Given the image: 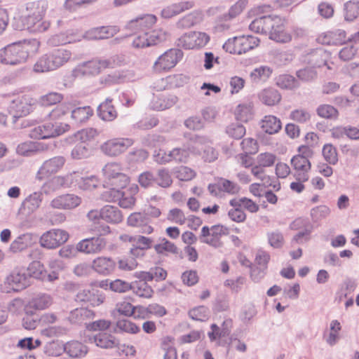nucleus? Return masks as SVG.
<instances>
[{
	"mask_svg": "<svg viewBox=\"0 0 359 359\" xmlns=\"http://www.w3.org/2000/svg\"><path fill=\"white\" fill-rule=\"evenodd\" d=\"M208 189L215 196H220L222 192L233 195L240 191V187L236 183L224 178H220L216 183L209 184Z\"/></svg>",
	"mask_w": 359,
	"mask_h": 359,
	"instance_id": "412c9836",
	"label": "nucleus"
},
{
	"mask_svg": "<svg viewBox=\"0 0 359 359\" xmlns=\"http://www.w3.org/2000/svg\"><path fill=\"white\" fill-rule=\"evenodd\" d=\"M103 220L109 224H119L123 221V216L118 208L106 205L102 207Z\"/></svg>",
	"mask_w": 359,
	"mask_h": 359,
	"instance_id": "c9c22d12",
	"label": "nucleus"
},
{
	"mask_svg": "<svg viewBox=\"0 0 359 359\" xmlns=\"http://www.w3.org/2000/svg\"><path fill=\"white\" fill-rule=\"evenodd\" d=\"M203 20V12L201 10H194L180 18L176 26L180 29H189L201 24Z\"/></svg>",
	"mask_w": 359,
	"mask_h": 359,
	"instance_id": "a878e982",
	"label": "nucleus"
},
{
	"mask_svg": "<svg viewBox=\"0 0 359 359\" xmlns=\"http://www.w3.org/2000/svg\"><path fill=\"white\" fill-rule=\"evenodd\" d=\"M323 156L325 160L331 165H335L338 162L337 149L330 144H325L323 148Z\"/></svg>",
	"mask_w": 359,
	"mask_h": 359,
	"instance_id": "69168bd1",
	"label": "nucleus"
},
{
	"mask_svg": "<svg viewBox=\"0 0 359 359\" xmlns=\"http://www.w3.org/2000/svg\"><path fill=\"white\" fill-rule=\"evenodd\" d=\"M103 69L101 59H94L77 65L74 72L76 76H90L97 75Z\"/></svg>",
	"mask_w": 359,
	"mask_h": 359,
	"instance_id": "5701e85b",
	"label": "nucleus"
},
{
	"mask_svg": "<svg viewBox=\"0 0 359 359\" xmlns=\"http://www.w3.org/2000/svg\"><path fill=\"white\" fill-rule=\"evenodd\" d=\"M35 242V236L30 233H26L18 236L11 244L9 250L16 253L26 250Z\"/></svg>",
	"mask_w": 359,
	"mask_h": 359,
	"instance_id": "2f4dec72",
	"label": "nucleus"
},
{
	"mask_svg": "<svg viewBox=\"0 0 359 359\" xmlns=\"http://www.w3.org/2000/svg\"><path fill=\"white\" fill-rule=\"evenodd\" d=\"M262 128L266 133L275 134L281 129V122L275 116H266L262 121Z\"/></svg>",
	"mask_w": 359,
	"mask_h": 359,
	"instance_id": "79ce46f5",
	"label": "nucleus"
},
{
	"mask_svg": "<svg viewBox=\"0 0 359 359\" xmlns=\"http://www.w3.org/2000/svg\"><path fill=\"white\" fill-rule=\"evenodd\" d=\"M25 25L27 29L30 32H43L46 31L50 27V22L47 20H43V18L27 16L25 21Z\"/></svg>",
	"mask_w": 359,
	"mask_h": 359,
	"instance_id": "58836bf2",
	"label": "nucleus"
},
{
	"mask_svg": "<svg viewBox=\"0 0 359 359\" xmlns=\"http://www.w3.org/2000/svg\"><path fill=\"white\" fill-rule=\"evenodd\" d=\"M141 279L142 280L139 281L132 283L130 290H133L134 293L140 297L151 298L153 295L154 290L151 286L147 284V280Z\"/></svg>",
	"mask_w": 359,
	"mask_h": 359,
	"instance_id": "37998d69",
	"label": "nucleus"
},
{
	"mask_svg": "<svg viewBox=\"0 0 359 359\" xmlns=\"http://www.w3.org/2000/svg\"><path fill=\"white\" fill-rule=\"evenodd\" d=\"M259 98L264 104L273 106L280 101L281 95L274 88H266L259 93Z\"/></svg>",
	"mask_w": 359,
	"mask_h": 359,
	"instance_id": "a19ab883",
	"label": "nucleus"
},
{
	"mask_svg": "<svg viewBox=\"0 0 359 359\" xmlns=\"http://www.w3.org/2000/svg\"><path fill=\"white\" fill-rule=\"evenodd\" d=\"M72 58L70 50L60 48L54 49L41 55L34 65L33 71L36 73H46L56 70L64 66Z\"/></svg>",
	"mask_w": 359,
	"mask_h": 359,
	"instance_id": "7ed1b4c3",
	"label": "nucleus"
},
{
	"mask_svg": "<svg viewBox=\"0 0 359 359\" xmlns=\"http://www.w3.org/2000/svg\"><path fill=\"white\" fill-rule=\"evenodd\" d=\"M127 223L128 226L140 229L142 233L150 234L154 229L150 225L151 219L147 214L144 212H133L128 217Z\"/></svg>",
	"mask_w": 359,
	"mask_h": 359,
	"instance_id": "4be33fe9",
	"label": "nucleus"
},
{
	"mask_svg": "<svg viewBox=\"0 0 359 359\" xmlns=\"http://www.w3.org/2000/svg\"><path fill=\"white\" fill-rule=\"evenodd\" d=\"M344 18L347 21H352L359 16V1L351 0L344 4Z\"/></svg>",
	"mask_w": 359,
	"mask_h": 359,
	"instance_id": "864d4df0",
	"label": "nucleus"
},
{
	"mask_svg": "<svg viewBox=\"0 0 359 359\" xmlns=\"http://www.w3.org/2000/svg\"><path fill=\"white\" fill-rule=\"evenodd\" d=\"M106 238L101 236L85 238L76 245V250L87 255L101 253L107 247Z\"/></svg>",
	"mask_w": 359,
	"mask_h": 359,
	"instance_id": "2eb2a0df",
	"label": "nucleus"
},
{
	"mask_svg": "<svg viewBox=\"0 0 359 359\" xmlns=\"http://www.w3.org/2000/svg\"><path fill=\"white\" fill-rule=\"evenodd\" d=\"M81 41V38L79 37L78 34H74L73 31H68L67 33H60L53 36L48 40V43L51 46H58Z\"/></svg>",
	"mask_w": 359,
	"mask_h": 359,
	"instance_id": "f704fd0d",
	"label": "nucleus"
},
{
	"mask_svg": "<svg viewBox=\"0 0 359 359\" xmlns=\"http://www.w3.org/2000/svg\"><path fill=\"white\" fill-rule=\"evenodd\" d=\"M356 287L355 280L347 278L341 284L339 290L335 294V302H341L349 294L354 292Z\"/></svg>",
	"mask_w": 359,
	"mask_h": 359,
	"instance_id": "ea45409f",
	"label": "nucleus"
},
{
	"mask_svg": "<svg viewBox=\"0 0 359 359\" xmlns=\"http://www.w3.org/2000/svg\"><path fill=\"white\" fill-rule=\"evenodd\" d=\"M346 41V33L340 29L323 33L317 38V41L324 45L342 44Z\"/></svg>",
	"mask_w": 359,
	"mask_h": 359,
	"instance_id": "b1692460",
	"label": "nucleus"
},
{
	"mask_svg": "<svg viewBox=\"0 0 359 359\" xmlns=\"http://www.w3.org/2000/svg\"><path fill=\"white\" fill-rule=\"evenodd\" d=\"M104 69L107 68L114 69L126 65L128 63V59L124 55H114L109 58H100Z\"/></svg>",
	"mask_w": 359,
	"mask_h": 359,
	"instance_id": "49530a36",
	"label": "nucleus"
},
{
	"mask_svg": "<svg viewBox=\"0 0 359 359\" xmlns=\"http://www.w3.org/2000/svg\"><path fill=\"white\" fill-rule=\"evenodd\" d=\"M116 266V262L110 257H97L91 263V268L95 272L105 276L112 274Z\"/></svg>",
	"mask_w": 359,
	"mask_h": 359,
	"instance_id": "aec40b11",
	"label": "nucleus"
},
{
	"mask_svg": "<svg viewBox=\"0 0 359 359\" xmlns=\"http://www.w3.org/2000/svg\"><path fill=\"white\" fill-rule=\"evenodd\" d=\"M65 161V158L61 156L45 161L36 173V180L41 181L58 172L63 168Z\"/></svg>",
	"mask_w": 359,
	"mask_h": 359,
	"instance_id": "dca6fc26",
	"label": "nucleus"
},
{
	"mask_svg": "<svg viewBox=\"0 0 359 359\" xmlns=\"http://www.w3.org/2000/svg\"><path fill=\"white\" fill-rule=\"evenodd\" d=\"M111 188L103 191L101 194V199L105 202L114 203L118 201L123 196V188L110 187Z\"/></svg>",
	"mask_w": 359,
	"mask_h": 359,
	"instance_id": "4d7b16f0",
	"label": "nucleus"
},
{
	"mask_svg": "<svg viewBox=\"0 0 359 359\" xmlns=\"http://www.w3.org/2000/svg\"><path fill=\"white\" fill-rule=\"evenodd\" d=\"M52 303L53 298L50 294H41L33 298L30 304L36 309L43 310L49 307Z\"/></svg>",
	"mask_w": 359,
	"mask_h": 359,
	"instance_id": "5fc2aeb1",
	"label": "nucleus"
},
{
	"mask_svg": "<svg viewBox=\"0 0 359 359\" xmlns=\"http://www.w3.org/2000/svg\"><path fill=\"white\" fill-rule=\"evenodd\" d=\"M64 353L72 358H82L86 355L88 348L86 345L76 340L65 343Z\"/></svg>",
	"mask_w": 359,
	"mask_h": 359,
	"instance_id": "c756f323",
	"label": "nucleus"
},
{
	"mask_svg": "<svg viewBox=\"0 0 359 359\" xmlns=\"http://www.w3.org/2000/svg\"><path fill=\"white\" fill-rule=\"evenodd\" d=\"M81 198L72 194H67L54 198L50 203L51 208L60 210H71L81 203Z\"/></svg>",
	"mask_w": 359,
	"mask_h": 359,
	"instance_id": "6ab92c4d",
	"label": "nucleus"
},
{
	"mask_svg": "<svg viewBox=\"0 0 359 359\" xmlns=\"http://www.w3.org/2000/svg\"><path fill=\"white\" fill-rule=\"evenodd\" d=\"M183 53L178 48H171L158 57L153 69L156 72H167L173 68L182 58Z\"/></svg>",
	"mask_w": 359,
	"mask_h": 359,
	"instance_id": "9d476101",
	"label": "nucleus"
},
{
	"mask_svg": "<svg viewBox=\"0 0 359 359\" xmlns=\"http://www.w3.org/2000/svg\"><path fill=\"white\" fill-rule=\"evenodd\" d=\"M111 99L107 98L97 108V114L100 118L106 121H111L117 116V112L111 104Z\"/></svg>",
	"mask_w": 359,
	"mask_h": 359,
	"instance_id": "e433bc0d",
	"label": "nucleus"
},
{
	"mask_svg": "<svg viewBox=\"0 0 359 359\" xmlns=\"http://www.w3.org/2000/svg\"><path fill=\"white\" fill-rule=\"evenodd\" d=\"M155 184L162 188L170 187L172 184V179L168 168H162L155 174Z\"/></svg>",
	"mask_w": 359,
	"mask_h": 359,
	"instance_id": "09e8293b",
	"label": "nucleus"
},
{
	"mask_svg": "<svg viewBox=\"0 0 359 359\" xmlns=\"http://www.w3.org/2000/svg\"><path fill=\"white\" fill-rule=\"evenodd\" d=\"M154 248L158 254H163L164 252L177 253V248L173 243L168 241L166 238L161 239L160 243L155 245Z\"/></svg>",
	"mask_w": 359,
	"mask_h": 359,
	"instance_id": "0e129e2a",
	"label": "nucleus"
},
{
	"mask_svg": "<svg viewBox=\"0 0 359 359\" xmlns=\"http://www.w3.org/2000/svg\"><path fill=\"white\" fill-rule=\"evenodd\" d=\"M209 313V309L204 306L195 307L189 311V317L193 320L198 321H205L208 320Z\"/></svg>",
	"mask_w": 359,
	"mask_h": 359,
	"instance_id": "338daca9",
	"label": "nucleus"
},
{
	"mask_svg": "<svg viewBox=\"0 0 359 359\" xmlns=\"http://www.w3.org/2000/svg\"><path fill=\"white\" fill-rule=\"evenodd\" d=\"M133 40L132 46L135 48H144L157 45L166 39V32L162 29L151 32H138Z\"/></svg>",
	"mask_w": 359,
	"mask_h": 359,
	"instance_id": "0eeeda50",
	"label": "nucleus"
},
{
	"mask_svg": "<svg viewBox=\"0 0 359 359\" xmlns=\"http://www.w3.org/2000/svg\"><path fill=\"white\" fill-rule=\"evenodd\" d=\"M99 135V132L93 128H88L78 131L74 135L76 141H79L86 144L87 142L93 140Z\"/></svg>",
	"mask_w": 359,
	"mask_h": 359,
	"instance_id": "13d9d810",
	"label": "nucleus"
},
{
	"mask_svg": "<svg viewBox=\"0 0 359 359\" xmlns=\"http://www.w3.org/2000/svg\"><path fill=\"white\" fill-rule=\"evenodd\" d=\"M39 47L40 42L36 39L13 43L0 50V62L10 65L24 63L39 51Z\"/></svg>",
	"mask_w": 359,
	"mask_h": 359,
	"instance_id": "f03ea898",
	"label": "nucleus"
},
{
	"mask_svg": "<svg viewBox=\"0 0 359 359\" xmlns=\"http://www.w3.org/2000/svg\"><path fill=\"white\" fill-rule=\"evenodd\" d=\"M43 201V192L34 191L27 196L22 203L24 209L29 213L34 212L40 206Z\"/></svg>",
	"mask_w": 359,
	"mask_h": 359,
	"instance_id": "4c0bfd02",
	"label": "nucleus"
},
{
	"mask_svg": "<svg viewBox=\"0 0 359 359\" xmlns=\"http://www.w3.org/2000/svg\"><path fill=\"white\" fill-rule=\"evenodd\" d=\"M134 144L132 138L118 137L110 139L100 146V149L105 155L114 157L126 152Z\"/></svg>",
	"mask_w": 359,
	"mask_h": 359,
	"instance_id": "ddd939ff",
	"label": "nucleus"
},
{
	"mask_svg": "<svg viewBox=\"0 0 359 359\" xmlns=\"http://www.w3.org/2000/svg\"><path fill=\"white\" fill-rule=\"evenodd\" d=\"M93 114V110L88 106L77 107L72 110V118L76 123H81L86 121Z\"/></svg>",
	"mask_w": 359,
	"mask_h": 359,
	"instance_id": "603ef678",
	"label": "nucleus"
},
{
	"mask_svg": "<svg viewBox=\"0 0 359 359\" xmlns=\"http://www.w3.org/2000/svg\"><path fill=\"white\" fill-rule=\"evenodd\" d=\"M6 284L15 291H21L30 285L29 274L25 267L13 269L6 278Z\"/></svg>",
	"mask_w": 359,
	"mask_h": 359,
	"instance_id": "4468645a",
	"label": "nucleus"
},
{
	"mask_svg": "<svg viewBox=\"0 0 359 359\" xmlns=\"http://www.w3.org/2000/svg\"><path fill=\"white\" fill-rule=\"evenodd\" d=\"M234 19L233 17L229 15V12L219 15L216 21L214 27L215 31L222 32L229 29L231 27L230 22Z\"/></svg>",
	"mask_w": 359,
	"mask_h": 359,
	"instance_id": "e2e57ef3",
	"label": "nucleus"
},
{
	"mask_svg": "<svg viewBox=\"0 0 359 359\" xmlns=\"http://www.w3.org/2000/svg\"><path fill=\"white\" fill-rule=\"evenodd\" d=\"M330 57V54L329 52L322 48H318L309 53V62L314 67L327 66L328 69H331V67L327 63Z\"/></svg>",
	"mask_w": 359,
	"mask_h": 359,
	"instance_id": "c85d7f7f",
	"label": "nucleus"
},
{
	"mask_svg": "<svg viewBox=\"0 0 359 359\" xmlns=\"http://www.w3.org/2000/svg\"><path fill=\"white\" fill-rule=\"evenodd\" d=\"M69 239V233L62 229H53L43 233L39 238L42 248L53 250L65 243Z\"/></svg>",
	"mask_w": 359,
	"mask_h": 359,
	"instance_id": "9b49d317",
	"label": "nucleus"
},
{
	"mask_svg": "<svg viewBox=\"0 0 359 359\" xmlns=\"http://www.w3.org/2000/svg\"><path fill=\"white\" fill-rule=\"evenodd\" d=\"M195 6L194 1H182L178 3L172 4L165 7L161 12V15L163 18H171L186 11L193 8Z\"/></svg>",
	"mask_w": 359,
	"mask_h": 359,
	"instance_id": "393cba45",
	"label": "nucleus"
},
{
	"mask_svg": "<svg viewBox=\"0 0 359 359\" xmlns=\"http://www.w3.org/2000/svg\"><path fill=\"white\" fill-rule=\"evenodd\" d=\"M229 233V229L222 224L213 225L211 227L204 226L201 229L200 241L203 243L218 248L223 245L221 237Z\"/></svg>",
	"mask_w": 359,
	"mask_h": 359,
	"instance_id": "423d86ee",
	"label": "nucleus"
},
{
	"mask_svg": "<svg viewBox=\"0 0 359 359\" xmlns=\"http://www.w3.org/2000/svg\"><path fill=\"white\" fill-rule=\"evenodd\" d=\"M95 316V312L90 309L83 307L76 308L70 311L68 320L72 324H85L86 326L88 324L87 322L94 318Z\"/></svg>",
	"mask_w": 359,
	"mask_h": 359,
	"instance_id": "bb28decb",
	"label": "nucleus"
},
{
	"mask_svg": "<svg viewBox=\"0 0 359 359\" xmlns=\"http://www.w3.org/2000/svg\"><path fill=\"white\" fill-rule=\"evenodd\" d=\"M91 342L102 348H113L118 346L119 341L114 336L106 333L100 332L90 339Z\"/></svg>",
	"mask_w": 359,
	"mask_h": 359,
	"instance_id": "473e14b6",
	"label": "nucleus"
},
{
	"mask_svg": "<svg viewBox=\"0 0 359 359\" xmlns=\"http://www.w3.org/2000/svg\"><path fill=\"white\" fill-rule=\"evenodd\" d=\"M233 325L232 320L230 318L225 319L220 328L216 324L211 325L212 331L208 332V337L211 341H215L217 338L220 339L229 335Z\"/></svg>",
	"mask_w": 359,
	"mask_h": 359,
	"instance_id": "72a5a7b5",
	"label": "nucleus"
},
{
	"mask_svg": "<svg viewBox=\"0 0 359 359\" xmlns=\"http://www.w3.org/2000/svg\"><path fill=\"white\" fill-rule=\"evenodd\" d=\"M104 187H117L125 188L129 182V177L123 172L118 163H109L102 168Z\"/></svg>",
	"mask_w": 359,
	"mask_h": 359,
	"instance_id": "20e7f679",
	"label": "nucleus"
},
{
	"mask_svg": "<svg viewBox=\"0 0 359 359\" xmlns=\"http://www.w3.org/2000/svg\"><path fill=\"white\" fill-rule=\"evenodd\" d=\"M259 39L252 35H242L229 39L223 45L226 52L241 55L259 46Z\"/></svg>",
	"mask_w": 359,
	"mask_h": 359,
	"instance_id": "39448f33",
	"label": "nucleus"
},
{
	"mask_svg": "<svg viewBox=\"0 0 359 359\" xmlns=\"http://www.w3.org/2000/svg\"><path fill=\"white\" fill-rule=\"evenodd\" d=\"M116 331L117 332L135 334L140 331V328L127 319H121L116 323Z\"/></svg>",
	"mask_w": 359,
	"mask_h": 359,
	"instance_id": "052dcab7",
	"label": "nucleus"
},
{
	"mask_svg": "<svg viewBox=\"0 0 359 359\" xmlns=\"http://www.w3.org/2000/svg\"><path fill=\"white\" fill-rule=\"evenodd\" d=\"M35 104L36 100L30 95H19L11 100L8 111L15 118L25 116L33 110Z\"/></svg>",
	"mask_w": 359,
	"mask_h": 359,
	"instance_id": "1a4fd4ad",
	"label": "nucleus"
},
{
	"mask_svg": "<svg viewBox=\"0 0 359 359\" xmlns=\"http://www.w3.org/2000/svg\"><path fill=\"white\" fill-rule=\"evenodd\" d=\"M249 29L255 33L269 35V39L276 42L287 43L292 35L285 29V20L279 16L264 15L253 20Z\"/></svg>",
	"mask_w": 359,
	"mask_h": 359,
	"instance_id": "f257e3e1",
	"label": "nucleus"
},
{
	"mask_svg": "<svg viewBox=\"0 0 359 359\" xmlns=\"http://www.w3.org/2000/svg\"><path fill=\"white\" fill-rule=\"evenodd\" d=\"M157 18L156 15L152 14H146L140 15L135 19L130 20L126 25L127 30L134 33L138 32H148L156 22Z\"/></svg>",
	"mask_w": 359,
	"mask_h": 359,
	"instance_id": "a211bd4d",
	"label": "nucleus"
},
{
	"mask_svg": "<svg viewBox=\"0 0 359 359\" xmlns=\"http://www.w3.org/2000/svg\"><path fill=\"white\" fill-rule=\"evenodd\" d=\"M235 115L238 120L243 122L248 121L252 117V109L250 104H241L238 105L235 111Z\"/></svg>",
	"mask_w": 359,
	"mask_h": 359,
	"instance_id": "774afa93",
	"label": "nucleus"
},
{
	"mask_svg": "<svg viewBox=\"0 0 359 359\" xmlns=\"http://www.w3.org/2000/svg\"><path fill=\"white\" fill-rule=\"evenodd\" d=\"M62 187H65L63 177L62 176H56L48 180L42 185L41 191L48 195Z\"/></svg>",
	"mask_w": 359,
	"mask_h": 359,
	"instance_id": "8fccbe9b",
	"label": "nucleus"
},
{
	"mask_svg": "<svg viewBox=\"0 0 359 359\" xmlns=\"http://www.w3.org/2000/svg\"><path fill=\"white\" fill-rule=\"evenodd\" d=\"M65 343L58 341H52L46 343L43 348V353L50 357H58L64 353Z\"/></svg>",
	"mask_w": 359,
	"mask_h": 359,
	"instance_id": "de8ad7c7",
	"label": "nucleus"
},
{
	"mask_svg": "<svg viewBox=\"0 0 359 359\" xmlns=\"http://www.w3.org/2000/svg\"><path fill=\"white\" fill-rule=\"evenodd\" d=\"M291 165L294 170L293 176L295 180L302 181L309 180L311 163L308 158L302 155L294 156L291 159Z\"/></svg>",
	"mask_w": 359,
	"mask_h": 359,
	"instance_id": "f3484780",
	"label": "nucleus"
},
{
	"mask_svg": "<svg viewBox=\"0 0 359 359\" xmlns=\"http://www.w3.org/2000/svg\"><path fill=\"white\" fill-rule=\"evenodd\" d=\"M277 85L284 89H294L299 86V83L296 79L288 74L280 75L277 79Z\"/></svg>",
	"mask_w": 359,
	"mask_h": 359,
	"instance_id": "bf43d9fd",
	"label": "nucleus"
},
{
	"mask_svg": "<svg viewBox=\"0 0 359 359\" xmlns=\"http://www.w3.org/2000/svg\"><path fill=\"white\" fill-rule=\"evenodd\" d=\"M210 41V36L201 32L186 33L177 39L176 45L184 49H194L205 46Z\"/></svg>",
	"mask_w": 359,
	"mask_h": 359,
	"instance_id": "f8f14e48",
	"label": "nucleus"
},
{
	"mask_svg": "<svg viewBox=\"0 0 359 359\" xmlns=\"http://www.w3.org/2000/svg\"><path fill=\"white\" fill-rule=\"evenodd\" d=\"M69 125L62 123L51 122L34 128L31 133V137L36 139H47L59 136L69 130Z\"/></svg>",
	"mask_w": 359,
	"mask_h": 359,
	"instance_id": "6e6552de",
	"label": "nucleus"
},
{
	"mask_svg": "<svg viewBox=\"0 0 359 359\" xmlns=\"http://www.w3.org/2000/svg\"><path fill=\"white\" fill-rule=\"evenodd\" d=\"M272 74V69L268 66H260L255 68L250 74L251 79L254 82L266 81Z\"/></svg>",
	"mask_w": 359,
	"mask_h": 359,
	"instance_id": "6e6d98bb",
	"label": "nucleus"
},
{
	"mask_svg": "<svg viewBox=\"0 0 359 359\" xmlns=\"http://www.w3.org/2000/svg\"><path fill=\"white\" fill-rule=\"evenodd\" d=\"M27 274H29V281L31 282V278L39 280L44 279L45 267L43 264L39 261H34L29 264L27 268Z\"/></svg>",
	"mask_w": 359,
	"mask_h": 359,
	"instance_id": "3c124183",
	"label": "nucleus"
},
{
	"mask_svg": "<svg viewBox=\"0 0 359 359\" xmlns=\"http://www.w3.org/2000/svg\"><path fill=\"white\" fill-rule=\"evenodd\" d=\"M245 128L239 123H232L226 128V133L231 138L239 140L245 134Z\"/></svg>",
	"mask_w": 359,
	"mask_h": 359,
	"instance_id": "680f3d73",
	"label": "nucleus"
},
{
	"mask_svg": "<svg viewBox=\"0 0 359 359\" xmlns=\"http://www.w3.org/2000/svg\"><path fill=\"white\" fill-rule=\"evenodd\" d=\"M178 102V97L175 95L160 94L154 96L150 107L154 110L163 111L173 107Z\"/></svg>",
	"mask_w": 359,
	"mask_h": 359,
	"instance_id": "cd10ccee",
	"label": "nucleus"
},
{
	"mask_svg": "<svg viewBox=\"0 0 359 359\" xmlns=\"http://www.w3.org/2000/svg\"><path fill=\"white\" fill-rule=\"evenodd\" d=\"M191 153L200 154L201 149L196 147H190L188 145L174 148L170 150V162L186 163Z\"/></svg>",
	"mask_w": 359,
	"mask_h": 359,
	"instance_id": "7c9ffc66",
	"label": "nucleus"
},
{
	"mask_svg": "<svg viewBox=\"0 0 359 359\" xmlns=\"http://www.w3.org/2000/svg\"><path fill=\"white\" fill-rule=\"evenodd\" d=\"M48 4L45 1L30 2L27 4L26 9L29 12L27 16H33L43 18L46 10Z\"/></svg>",
	"mask_w": 359,
	"mask_h": 359,
	"instance_id": "c03bdc74",
	"label": "nucleus"
},
{
	"mask_svg": "<svg viewBox=\"0 0 359 359\" xmlns=\"http://www.w3.org/2000/svg\"><path fill=\"white\" fill-rule=\"evenodd\" d=\"M167 271L161 267L156 266L154 268H151L149 271H142L140 273L138 276L139 278L147 280H156V281L163 280L166 278Z\"/></svg>",
	"mask_w": 359,
	"mask_h": 359,
	"instance_id": "a18cd8bd",
	"label": "nucleus"
}]
</instances>
